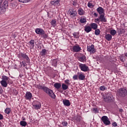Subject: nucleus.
Listing matches in <instances>:
<instances>
[{
    "label": "nucleus",
    "mask_w": 127,
    "mask_h": 127,
    "mask_svg": "<svg viewBox=\"0 0 127 127\" xmlns=\"http://www.w3.org/2000/svg\"><path fill=\"white\" fill-rule=\"evenodd\" d=\"M78 14H79V15H83L84 14V10H83V9L79 8L78 10Z\"/></svg>",
    "instance_id": "31"
},
{
    "label": "nucleus",
    "mask_w": 127,
    "mask_h": 127,
    "mask_svg": "<svg viewBox=\"0 0 127 127\" xmlns=\"http://www.w3.org/2000/svg\"><path fill=\"white\" fill-rule=\"evenodd\" d=\"M35 41L34 40H31L29 42V46L30 47V49H33L34 48V43Z\"/></svg>",
    "instance_id": "17"
},
{
    "label": "nucleus",
    "mask_w": 127,
    "mask_h": 127,
    "mask_svg": "<svg viewBox=\"0 0 127 127\" xmlns=\"http://www.w3.org/2000/svg\"><path fill=\"white\" fill-rule=\"evenodd\" d=\"M101 120L103 123L106 126H109V125H111V122L109 121V118L107 116H103L101 118Z\"/></svg>",
    "instance_id": "7"
},
{
    "label": "nucleus",
    "mask_w": 127,
    "mask_h": 127,
    "mask_svg": "<svg viewBox=\"0 0 127 127\" xmlns=\"http://www.w3.org/2000/svg\"><path fill=\"white\" fill-rule=\"evenodd\" d=\"M77 3H78V2L76 0H74L72 1V4L74 6H76L77 5Z\"/></svg>",
    "instance_id": "45"
},
{
    "label": "nucleus",
    "mask_w": 127,
    "mask_h": 127,
    "mask_svg": "<svg viewBox=\"0 0 127 127\" xmlns=\"http://www.w3.org/2000/svg\"><path fill=\"white\" fill-rule=\"evenodd\" d=\"M126 67H127V64L125 65Z\"/></svg>",
    "instance_id": "58"
},
{
    "label": "nucleus",
    "mask_w": 127,
    "mask_h": 127,
    "mask_svg": "<svg viewBox=\"0 0 127 127\" xmlns=\"http://www.w3.org/2000/svg\"><path fill=\"white\" fill-rule=\"evenodd\" d=\"M51 4L54 6H59L60 5V0H53L51 1Z\"/></svg>",
    "instance_id": "10"
},
{
    "label": "nucleus",
    "mask_w": 127,
    "mask_h": 127,
    "mask_svg": "<svg viewBox=\"0 0 127 127\" xmlns=\"http://www.w3.org/2000/svg\"><path fill=\"white\" fill-rule=\"evenodd\" d=\"M50 96V97H51L52 99H55L56 98V95L54 94V92H53V90L50 89L48 92L47 93Z\"/></svg>",
    "instance_id": "12"
},
{
    "label": "nucleus",
    "mask_w": 127,
    "mask_h": 127,
    "mask_svg": "<svg viewBox=\"0 0 127 127\" xmlns=\"http://www.w3.org/2000/svg\"><path fill=\"white\" fill-rule=\"evenodd\" d=\"M125 56H126V57H127V53L125 54Z\"/></svg>",
    "instance_id": "56"
},
{
    "label": "nucleus",
    "mask_w": 127,
    "mask_h": 127,
    "mask_svg": "<svg viewBox=\"0 0 127 127\" xmlns=\"http://www.w3.org/2000/svg\"><path fill=\"white\" fill-rule=\"evenodd\" d=\"M78 60L79 61H80V62H84L87 60L86 59V56H82L78 58Z\"/></svg>",
    "instance_id": "25"
},
{
    "label": "nucleus",
    "mask_w": 127,
    "mask_h": 127,
    "mask_svg": "<svg viewBox=\"0 0 127 127\" xmlns=\"http://www.w3.org/2000/svg\"><path fill=\"white\" fill-rule=\"evenodd\" d=\"M50 90L48 87L45 86V88H44L43 90L45 93H47Z\"/></svg>",
    "instance_id": "40"
},
{
    "label": "nucleus",
    "mask_w": 127,
    "mask_h": 127,
    "mask_svg": "<svg viewBox=\"0 0 127 127\" xmlns=\"http://www.w3.org/2000/svg\"><path fill=\"white\" fill-rule=\"evenodd\" d=\"M36 88H37V89H38L39 90H43V91L44 88H45V86H42L40 85V84H39L36 85Z\"/></svg>",
    "instance_id": "22"
},
{
    "label": "nucleus",
    "mask_w": 127,
    "mask_h": 127,
    "mask_svg": "<svg viewBox=\"0 0 127 127\" xmlns=\"http://www.w3.org/2000/svg\"><path fill=\"white\" fill-rule=\"evenodd\" d=\"M90 27L91 28V29H94V30L98 29V24L95 23H92L90 24Z\"/></svg>",
    "instance_id": "21"
},
{
    "label": "nucleus",
    "mask_w": 127,
    "mask_h": 127,
    "mask_svg": "<svg viewBox=\"0 0 127 127\" xmlns=\"http://www.w3.org/2000/svg\"><path fill=\"white\" fill-rule=\"evenodd\" d=\"M11 111L10 110V109H9V108H6L4 111L5 113L7 114V115H8V114H10Z\"/></svg>",
    "instance_id": "38"
},
{
    "label": "nucleus",
    "mask_w": 127,
    "mask_h": 127,
    "mask_svg": "<svg viewBox=\"0 0 127 127\" xmlns=\"http://www.w3.org/2000/svg\"><path fill=\"white\" fill-rule=\"evenodd\" d=\"M72 49L74 52H79L81 50V47L79 45H75L73 46Z\"/></svg>",
    "instance_id": "11"
},
{
    "label": "nucleus",
    "mask_w": 127,
    "mask_h": 127,
    "mask_svg": "<svg viewBox=\"0 0 127 127\" xmlns=\"http://www.w3.org/2000/svg\"><path fill=\"white\" fill-rule=\"evenodd\" d=\"M62 87L63 90H67V89H68V86L64 83L62 84Z\"/></svg>",
    "instance_id": "37"
},
{
    "label": "nucleus",
    "mask_w": 127,
    "mask_h": 127,
    "mask_svg": "<svg viewBox=\"0 0 127 127\" xmlns=\"http://www.w3.org/2000/svg\"><path fill=\"white\" fill-rule=\"evenodd\" d=\"M2 88H1V86H0V94H1L2 93Z\"/></svg>",
    "instance_id": "53"
},
{
    "label": "nucleus",
    "mask_w": 127,
    "mask_h": 127,
    "mask_svg": "<svg viewBox=\"0 0 127 127\" xmlns=\"http://www.w3.org/2000/svg\"><path fill=\"white\" fill-rule=\"evenodd\" d=\"M33 107L35 110H39V109L41 108V104L39 103L38 104L33 105Z\"/></svg>",
    "instance_id": "24"
},
{
    "label": "nucleus",
    "mask_w": 127,
    "mask_h": 127,
    "mask_svg": "<svg viewBox=\"0 0 127 127\" xmlns=\"http://www.w3.org/2000/svg\"><path fill=\"white\" fill-rule=\"evenodd\" d=\"M119 112L120 113H123V112H124V110L123 109H119Z\"/></svg>",
    "instance_id": "55"
},
{
    "label": "nucleus",
    "mask_w": 127,
    "mask_h": 127,
    "mask_svg": "<svg viewBox=\"0 0 127 127\" xmlns=\"http://www.w3.org/2000/svg\"><path fill=\"white\" fill-rule=\"evenodd\" d=\"M93 15H94V16H96V17H97V16H98V13H94L93 14Z\"/></svg>",
    "instance_id": "54"
},
{
    "label": "nucleus",
    "mask_w": 127,
    "mask_h": 127,
    "mask_svg": "<svg viewBox=\"0 0 127 127\" xmlns=\"http://www.w3.org/2000/svg\"><path fill=\"white\" fill-rule=\"evenodd\" d=\"M44 32L43 29L41 28H37L35 30V32L37 34H39V35H41L42 33Z\"/></svg>",
    "instance_id": "16"
},
{
    "label": "nucleus",
    "mask_w": 127,
    "mask_h": 127,
    "mask_svg": "<svg viewBox=\"0 0 127 127\" xmlns=\"http://www.w3.org/2000/svg\"><path fill=\"white\" fill-rule=\"evenodd\" d=\"M99 19L101 22H107V19L105 17V14L100 15Z\"/></svg>",
    "instance_id": "15"
},
{
    "label": "nucleus",
    "mask_w": 127,
    "mask_h": 127,
    "mask_svg": "<svg viewBox=\"0 0 127 127\" xmlns=\"http://www.w3.org/2000/svg\"><path fill=\"white\" fill-rule=\"evenodd\" d=\"M20 64H22L23 67H25V65H26V63H25L24 62H20Z\"/></svg>",
    "instance_id": "48"
},
{
    "label": "nucleus",
    "mask_w": 127,
    "mask_h": 127,
    "mask_svg": "<svg viewBox=\"0 0 127 127\" xmlns=\"http://www.w3.org/2000/svg\"><path fill=\"white\" fill-rule=\"evenodd\" d=\"M122 62H124V61L123 60H121Z\"/></svg>",
    "instance_id": "59"
},
{
    "label": "nucleus",
    "mask_w": 127,
    "mask_h": 127,
    "mask_svg": "<svg viewBox=\"0 0 127 127\" xmlns=\"http://www.w3.org/2000/svg\"><path fill=\"white\" fill-rule=\"evenodd\" d=\"M80 22H81V23H86V22H87V20H86V18H81L80 19Z\"/></svg>",
    "instance_id": "35"
},
{
    "label": "nucleus",
    "mask_w": 127,
    "mask_h": 127,
    "mask_svg": "<svg viewBox=\"0 0 127 127\" xmlns=\"http://www.w3.org/2000/svg\"><path fill=\"white\" fill-rule=\"evenodd\" d=\"M54 86L56 89H60L61 88V84L59 83H55L54 85Z\"/></svg>",
    "instance_id": "27"
},
{
    "label": "nucleus",
    "mask_w": 127,
    "mask_h": 127,
    "mask_svg": "<svg viewBox=\"0 0 127 127\" xmlns=\"http://www.w3.org/2000/svg\"><path fill=\"white\" fill-rule=\"evenodd\" d=\"M87 6H88V7H90V8H92V7H94V5H93V3L89 2L87 4Z\"/></svg>",
    "instance_id": "42"
},
{
    "label": "nucleus",
    "mask_w": 127,
    "mask_h": 127,
    "mask_svg": "<svg viewBox=\"0 0 127 127\" xmlns=\"http://www.w3.org/2000/svg\"><path fill=\"white\" fill-rule=\"evenodd\" d=\"M99 89L101 91H105V90H106V87H105V86H102L99 87Z\"/></svg>",
    "instance_id": "44"
},
{
    "label": "nucleus",
    "mask_w": 127,
    "mask_h": 127,
    "mask_svg": "<svg viewBox=\"0 0 127 127\" xmlns=\"http://www.w3.org/2000/svg\"><path fill=\"white\" fill-rule=\"evenodd\" d=\"M93 112H94V113H96L97 112H98V109H97L96 108H93Z\"/></svg>",
    "instance_id": "50"
},
{
    "label": "nucleus",
    "mask_w": 127,
    "mask_h": 127,
    "mask_svg": "<svg viewBox=\"0 0 127 127\" xmlns=\"http://www.w3.org/2000/svg\"><path fill=\"white\" fill-rule=\"evenodd\" d=\"M46 53H47V51L46 49H43L40 52V54L42 56H44Z\"/></svg>",
    "instance_id": "30"
},
{
    "label": "nucleus",
    "mask_w": 127,
    "mask_h": 127,
    "mask_svg": "<svg viewBox=\"0 0 127 127\" xmlns=\"http://www.w3.org/2000/svg\"><path fill=\"white\" fill-rule=\"evenodd\" d=\"M100 33H101V31H100V29H95V35H100Z\"/></svg>",
    "instance_id": "34"
},
{
    "label": "nucleus",
    "mask_w": 127,
    "mask_h": 127,
    "mask_svg": "<svg viewBox=\"0 0 127 127\" xmlns=\"http://www.w3.org/2000/svg\"><path fill=\"white\" fill-rule=\"evenodd\" d=\"M75 120H76V121L77 122V123H79V122H80V121H81V117L80 116H77Z\"/></svg>",
    "instance_id": "41"
},
{
    "label": "nucleus",
    "mask_w": 127,
    "mask_h": 127,
    "mask_svg": "<svg viewBox=\"0 0 127 127\" xmlns=\"http://www.w3.org/2000/svg\"><path fill=\"white\" fill-rule=\"evenodd\" d=\"M79 67L80 68L81 71H83V72H87L88 70H89V66H87L86 64H79Z\"/></svg>",
    "instance_id": "8"
},
{
    "label": "nucleus",
    "mask_w": 127,
    "mask_h": 127,
    "mask_svg": "<svg viewBox=\"0 0 127 127\" xmlns=\"http://www.w3.org/2000/svg\"><path fill=\"white\" fill-rule=\"evenodd\" d=\"M73 36L74 37V38H76V39H79V37H80V35H79V32H74L73 33Z\"/></svg>",
    "instance_id": "28"
},
{
    "label": "nucleus",
    "mask_w": 127,
    "mask_h": 127,
    "mask_svg": "<svg viewBox=\"0 0 127 127\" xmlns=\"http://www.w3.org/2000/svg\"><path fill=\"white\" fill-rule=\"evenodd\" d=\"M8 6V3H7V1H4L3 3H1L0 5V13L1 14L4 13L5 9H6Z\"/></svg>",
    "instance_id": "3"
},
{
    "label": "nucleus",
    "mask_w": 127,
    "mask_h": 127,
    "mask_svg": "<svg viewBox=\"0 0 127 127\" xmlns=\"http://www.w3.org/2000/svg\"><path fill=\"white\" fill-rule=\"evenodd\" d=\"M117 94L119 97L125 98L127 95V90L125 88H121L118 90Z\"/></svg>",
    "instance_id": "2"
},
{
    "label": "nucleus",
    "mask_w": 127,
    "mask_h": 127,
    "mask_svg": "<svg viewBox=\"0 0 127 127\" xmlns=\"http://www.w3.org/2000/svg\"><path fill=\"white\" fill-rule=\"evenodd\" d=\"M68 15L70 17H75V16H77V11L73 8L69 9L68 10Z\"/></svg>",
    "instance_id": "6"
},
{
    "label": "nucleus",
    "mask_w": 127,
    "mask_h": 127,
    "mask_svg": "<svg viewBox=\"0 0 127 127\" xmlns=\"http://www.w3.org/2000/svg\"><path fill=\"white\" fill-rule=\"evenodd\" d=\"M41 37H42L44 39H46V38H47L48 37V34L45 33V31H44V32H43V33L41 35Z\"/></svg>",
    "instance_id": "26"
},
{
    "label": "nucleus",
    "mask_w": 127,
    "mask_h": 127,
    "mask_svg": "<svg viewBox=\"0 0 127 127\" xmlns=\"http://www.w3.org/2000/svg\"><path fill=\"white\" fill-rule=\"evenodd\" d=\"M95 21L97 22V21H101L100 20V17L99 18H97V19H95Z\"/></svg>",
    "instance_id": "51"
},
{
    "label": "nucleus",
    "mask_w": 127,
    "mask_h": 127,
    "mask_svg": "<svg viewBox=\"0 0 127 127\" xmlns=\"http://www.w3.org/2000/svg\"><path fill=\"white\" fill-rule=\"evenodd\" d=\"M84 31L87 33H89V32L92 31V28L90 26H85L84 28Z\"/></svg>",
    "instance_id": "19"
},
{
    "label": "nucleus",
    "mask_w": 127,
    "mask_h": 127,
    "mask_svg": "<svg viewBox=\"0 0 127 127\" xmlns=\"http://www.w3.org/2000/svg\"><path fill=\"white\" fill-rule=\"evenodd\" d=\"M97 11L99 14L101 15L103 14V12H105V10H104V8H103V7H99L97 8Z\"/></svg>",
    "instance_id": "18"
},
{
    "label": "nucleus",
    "mask_w": 127,
    "mask_h": 127,
    "mask_svg": "<svg viewBox=\"0 0 127 127\" xmlns=\"http://www.w3.org/2000/svg\"><path fill=\"white\" fill-rule=\"evenodd\" d=\"M3 120V116L0 114V120Z\"/></svg>",
    "instance_id": "52"
},
{
    "label": "nucleus",
    "mask_w": 127,
    "mask_h": 127,
    "mask_svg": "<svg viewBox=\"0 0 127 127\" xmlns=\"http://www.w3.org/2000/svg\"><path fill=\"white\" fill-rule=\"evenodd\" d=\"M73 79L74 80H78V75H74L73 76Z\"/></svg>",
    "instance_id": "47"
},
{
    "label": "nucleus",
    "mask_w": 127,
    "mask_h": 127,
    "mask_svg": "<svg viewBox=\"0 0 127 127\" xmlns=\"http://www.w3.org/2000/svg\"><path fill=\"white\" fill-rule=\"evenodd\" d=\"M20 125L21 127H26L27 125V123L25 121H21L20 122Z\"/></svg>",
    "instance_id": "29"
},
{
    "label": "nucleus",
    "mask_w": 127,
    "mask_h": 127,
    "mask_svg": "<svg viewBox=\"0 0 127 127\" xmlns=\"http://www.w3.org/2000/svg\"><path fill=\"white\" fill-rule=\"evenodd\" d=\"M13 0H9V1H12Z\"/></svg>",
    "instance_id": "57"
},
{
    "label": "nucleus",
    "mask_w": 127,
    "mask_h": 127,
    "mask_svg": "<svg viewBox=\"0 0 127 127\" xmlns=\"http://www.w3.org/2000/svg\"><path fill=\"white\" fill-rule=\"evenodd\" d=\"M62 125L63 127H67L68 126V123L66 121H64L62 122Z\"/></svg>",
    "instance_id": "43"
},
{
    "label": "nucleus",
    "mask_w": 127,
    "mask_h": 127,
    "mask_svg": "<svg viewBox=\"0 0 127 127\" xmlns=\"http://www.w3.org/2000/svg\"><path fill=\"white\" fill-rule=\"evenodd\" d=\"M57 63H58V61H57V59L54 60L53 61V66H54V67H56L57 66Z\"/></svg>",
    "instance_id": "33"
},
{
    "label": "nucleus",
    "mask_w": 127,
    "mask_h": 127,
    "mask_svg": "<svg viewBox=\"0 0 127 127\" xmlns=\"http://www.w3.org/2000/svg\"><path fill=\"white\" fill-rule=\"evenodd\" d=\"M105 37V39H106V40H107L108 41H111L112 40V35L110 34H106Z\"/></svg>",
    "instance_id": "20"
},
{
    "label": "nucleus",
    "mask_w": 127,
    "mask_h": 127,
    "mask_svg": "<svg viewBox=\"0 0 127 127\" xmlns=\"http://www.w3.org/2000/svg\"><path fill=\"white\" fill-rule=\"evenodd\" d=\"M64 82L66 85H70V80H69V79H66Z\"/></svg>",
    "instance_id": "46"
},
{
    "label": "nucleus",
    "mask_w": 127,
    "mask_h": 127,
    "mask_svg": "<svg viewBox=\"0 0 127 127\" xmlns=\"http://www.w3.org/2000/svg\"><path fill=\"white\" fill-rule=\"evenodd\" d=\"M87 49L88 52H90V53L92 54H94V53L96 52V51L95 50V46H94V45H91V46H87Z\"/></svg>",
    "instance_id": "9"
},
{
    "label": "nucleus",
    "mask_w": 127,
    "mask_h": 127,
    "mask_svg": "<svg viewBox=\"0 0 127 127\" xmlns=\"http://www.w3.org/2000/svg\"><path fill=\"white\" fill-rule=\"evenodd\" d=\"M2 80L0 81V83L2 86V87H4V88H6L7 87V82H9V77L4 75L2 76L1 78Z\"/></svg>",
    "instance_id": "1"
},
{
    "label": "nucleus",
    "mask_w": 127,
    "mask_h": 127,
    "mask_svg": "<svg viewBox=\"0 0 127 127\" xmlns=\"http://www.w3.org/2000/svg\"><path fill=\"white\" fill-rule=\"evenodd\" d=\"M63 103L64 105V106H65L66 107H70L71 105V103H70V101L69 100L65 99L63 101Z\"/></svg>",
    "instance_id": "14"
},
{
    "label": "nucleus",
    "mask_w": 127,
    "mask_h": 127,
    "mask_svg": "<svg viewBox=\"0 0 127 127\" xmlns=\"http://www.w3.org/2000/svg\"><path fill=\"white\" fill-rule=\"evenodd\" d=\"M60 127H62V126H60Z\"/></svg>",
    "instance_id": "60"
},
{
    "label": "nucleus",
    "mask_w": 127,
    "mask_h": 127,
    "mask_svg": "<svg viewBox=\"0 0 127 127\" xmlns=\"http://www.w3.org/2000/svg\"><path fill=\"white\" fill-rule=\"evenodd\" d=\"M112 96L113 95L110 93L106 94L103 96V100L104 102H106V103H110L112 102Z\"/></svg>",
    "instance_id": "4"
},
{
    "label": "nucleus",
    "mask_w": 127,
    "mask_h": 127,
    "mask_svg": "<svg viewBox=\"0 0 127 127\" xmlns=\"http://www.w3.org/2000/svg\"><path fill=\"white\" fill-rule=\"evenodd\" d=\"M110 33L111 34V35L114 36V35H116V34H117V31H116V30L112 29L110 31Z\"/></svg>",
    "instance_id": "32"
},
{
    "label": "nucleus",
    "mask_w": 127,
    "mask_h": 127,
    "mask_svg": "<svg viewBox=\"0 0 127 127\" xmlns=\"http://www.w3.org/2000/svg\"><path fill=\"white\" fill-rule=\"evenodd\" d=\"M85 76L83 73H81L78 75V79L79 80H81V81H83L85 80Z\"/></svg>",
    "instance_id": "23"
},
{
    "label": "nucleus",
    "mask_w": 127,
    "mask_h": 127,
    "mask_svg": "<svg viewBox=\"0 0 127 127\" xmlns=\"http://www.w3.org/2000/svg\"><path fill=\"white\" fill-rule=\"evenodd\" d=\"M20 2H22V3H26V2H28L30 0H18Z\"/></svg>",
    "instance_id": "39"
},
{
    "label": "nucleus",
    "mask_w": 127,
    "mask_h": 127,
    "mask_svg": "<svg viewBox=\"0 0 127 127\" xmlns=\"http://www.w3.org/2000/svg\"><path fill=\"white\" fill-rule=\"evenodd\" d=\"M56 23H57L56 20L53 19L52 20V25H53V26H54V27L56 26V25H57Z\"/></svg>",
    "instance_id": "36"
},
{
    "label": "nucleus",
    "mask_w": 127,
    "mask_h": 127,
    "mask_svg": "<svg viewBox=\"0 0 127 127\" xmlns=\"http://www.w3.org/2000/svg\"><path fill=\"white\" fill-rule=\"evenodd\" d=\"M31 98H32V94L30 92L27 91L26 93L25 98L26 100H31Z\"/></svg>",
    "instance_id": "13"
},
{
    "label": "nucleus",
    "mask_w": 127,
    "mask_h": 127,
    "mask_svg": "<svg viewBox=\"0 0 127 127\" xmlns=\"http://www.w3.org/2000/svg\"><path fill=\"white\" fill-rule=\"evenodd\" d=\"M112 126L113 127H116L118 126V124H117V123L114 122L113 123H112Z\"/></svg>",
    "instance_id": "49"
},
{
    "label": "nucleus",
    "mask_w": 127,
    "mask_h": 127,
    "mask_svg": "<svg viewBox=\"0 0 127 127\" xmlns=\"http://www.w3.org/2000/svg\"><path fill=\"white\" fill-rule=\"evenodd\" d=\"M18 58H23V59H25L26 63H30V59H29V57H28V56H27L26 54L20 53L18 55Z\"/></svg>",
    "instance_id": "5"
}]
</instances>
